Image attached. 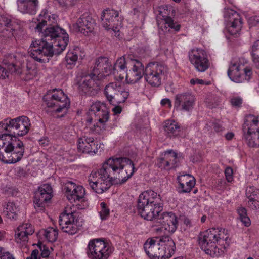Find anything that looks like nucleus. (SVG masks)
I'll return each instance as SVG.
<instances>
[{
  "mask_svg": "<svg viewBox=\"0 0 259 259\" xmlns=\"http://www.w3.org/2000/svg\"><path fill=\"white\" fill-rule=\"evenodd\" d=\"M10 123V119L0 122V133H4L3 135L12 136V126Z\"/></svg>",
  "mask_w": 259,
  "mask_h": 259,
  "instance_id": "a19ab883",
  "label": "nucleus"
},
{
  "mask_svg": "<svg viewBox=\"0 0 259 259\" xmlns=\"http://www.w3.org/2000/svg\"><path fill=\"white\" fill-rule=\"evenodd\" d=\"M246 61L242 58L234 57L230 61L228 75L233 81L237 83L248 81L252 75V69L249 67H244Z\"/></svg>",
  "mask_w": 259,
  "mask_h": 259,
  "instance_id": "423d86ee",
  "label": "nucleus"
},
{
  "mask_svg": "<svg viewBox=\"0 0 259 259\" xmlns=\"http://www.w3.org/2000/svg\"><path fill=\"white\" fill-rule=\"evenodd\" d=\"M12 126V137L23 136L26 135L29 131L31 126L29 118L26 116H21L10 119V123Z\"/></svg>",
  "mask_w": 259,
  "mask_h": 259,
  "instance_id": "f3484780",
  "label": "nucleus"
},
{
  "mask_svg": "<svg viewBox=\"0 0 259 259\" xmlns=\"http://www.w3.org/2000/svg\"><path fill=\"white\" fill-rule=\"evenodd\" d=\"M101 210L99 212L100 216L102 220H107L110 215V209L107 204L102 202L100 203Z\"/></svg>",
  "mask_w": 259,
  "mask_h": 259,
  "instance_id": "79ce46f5",
  "label": "nucleus"
},
{
  "mask_svg": "<svg viewBox=\"0 0 259 259\" xmlns=\"http://www.w3.org/2000/svg\"><path fill=\"white\" fill-rule=\"evenodd\" d=\"M179 158L177 153L172 150H167L162 153L157 161L159 167L169 170L177 167Z\"/></svg>",
  "mask_w": 259,
  "mask_h": 259,
  "instance_id": "4be33fe9",
  "label": "nucleus"
},
{
  "mask_svg": "<svg viewBox=\"0 0 259 259\" xmlns=\"http://www.w3.org/2000/svg\"><path fill=\"white\" fill-rule=\"evenodd\" d=\"M34 232L33 226L30 223H24L19 226L15 232V239L18 243L25 244L28 241V236Z\"/></svg>",
  "mask_w": 259,
  "mask_h": 259,
  "instance_id": "c756f323",
  "label": "nucleus"
},
{
  "mask_svg": "<svg viewBox=\"0 0 259 259\" xmlns=\"http://www.w3.org/2000/svg\"><path fill=\"white\" fill-rule=\"evenodd\" d=\"M4 232L0 231V241L3 240L4 238Z\"/></svg>",
  "mask_w": 259,
  "mask_h": 259,
  "instance_id": "774afa93",
  "label": "nucleus"
},
{
  "mask_svg": "<svg viewBox=\"0 0 259 259\" xmlns=\"http://www.w3.org/2000/svg\"><path fill=\"white\" fill-rule=\"evenodd\" d=\"M19 209L13 202L9 201L5 207V212L7 218L16 220L18 218Z\"/></svg>",
  "mask_w": 259,
  "mask_h": 259,
  "instance_id": "4c0bfd02",
  "label": "nucleus"
},
{
  "mask_svg": "<svg viewBox=\"0 0 259 259\" xmlns=\"http://www.w3.org/2000/svg\"><path fill=\"white\" fill-rule=\"evenodd\" d=\"M113 250L112 246L105 239H94L88 243L87 253L90 259H107Z\"/></svg>",
  "mask_w": 259,
  "mask_h": 259,
  "instance_id": "6e6552de",
  "label": "nucleus"
},
{
  "mask_svg": "<svg viewBox=\"0 0 259 259\" xmlns=\"http://www.w3.org/2000/svg\"><path fill=\"white\" fill-rule=\"evenodd\" d=\"M38 246L41 251V255L42 257H47L49 256L50 251L45 246L42 247L41 244H38Z\"/></svg>",
  "mask_w": 259,
  "mask_h": 259,
  "instance_id": "3c124183",
  "label": "nucleus"
},
{
  "mask_svg": "<svg viewBox=\"0 0 259 259\" xmlns=\"http://www.w3.org/2000/svg\"><path fill=\"white\" fill-rule=\"evenodd\" d=\"M52 193L51 186L48 184L39 187L33 200L34 207L37 211H41L44 210L46 203L50 200L53 196Z\"/></svg>",
  "mask_w": 259,
  "mask_h": 259,
  "instance_id": "4468645a",
  "label": "nucleus"
},
{
  "mask_svg": "<svg viewBox=\"0 0 259 259\" xmlns=\"http://www.w3.org/2000/svg\"><path fill=\"white\" fill-rule=\"evenodd\" d=\"M181 193H189L195 185V179L190 175L186 174L178 178Z\"/></svg>",
  "mask_w": 259,
  "mask_h": 259,
  "instance_id": "2f4dec72",
  "label": "nucleus"
},
{
  "mask_svg": "<svg viewBox=\"0 0 259 259\" xmlns=\"http://www.w3.org/2000/svg\"><path fill=\"white\" fill-rule=\"evenodd\" d=\"M237 212L239 219L242 224L246 227L250 225L251 222L249 218L247 216L246 210L245 208L240 207L238 208Z\"/></svg>",
  "mask_w": 259,
  "mask_h": 259,
  "instance_id": "ea45409f",
  "label": "nucleus"
},
{
  "mask_svg": "<svg viewBox=\"0 0 259 259\" xmlns=\"http://www.w3.org/2000/svg\"><path fill=\"white\" fill-rule=\"evenodd\" d=\"M8 72H10L11 73H16L17 74L21 73V68L17 66L16 65L13 63H11L8 65L7 69H6Z\"/></svg>",
  "mask_w": 259,
  "mask_h": 259,
  "instance_id": "37998d69",
  "label": "nucleus"
},
{
  "mask_svg": "<svg viewBox=\"0 0 259 259\" xmlns=\"http://www.w3.org/2000/svg\"><path fill=\"white\" fill-rule=\"evenodd\" d=\"M18 10L23 14L34 15L38 9V0H17Z\"/></svg>",
  "mask_w": 259,
  "mask_h": 259,
  "instance_id": "7c9ffc66",
  "label": "nucleus"
},
{
  "mask_svg": "<svg viewBox=\"0 0 259 259\" xmlns=\"http://www.w3.org/2000/svg\"><path fill=\"white\" fill-rule=\"evenodd\" d=\"M89 115L94 116V120L100 123L104 124L109 119V111L105 104L100 102H96L93 103L90 109Z\"/></svg>",
  "mask_w": 259,
  "mask_h": 259,
  "instance_id": "5701e85b",
  "label": "nucleus"
},
{
  "mask_svg": "<svg viewBox=\"0 0 259 259\" xmlns=\"http://www.w3.org/2000/svg\"><path fill=\"white\" fill-rule=\"evenodd\" d=\"M74 1L75 0H58L60 5L65 9L73 6Z\"/></svg>",
  "mask_w": 259,
  "mask_h": 259,
  "instance_id": "c03bdc74",
  "label": "nucleus"
},
{
  "mask_svg": "<svg viewBox=\"0 0 259 259\" xmlns=\"http://www.w3.org/2000/svg\"><path fill=\"white\" fill-rule=\"evenodd\" d=\"M184 223H185V224H186L187 226H191V221L188 219H185Z\"/></svg>",
  "mask_w": 259,
  "mask_h": 259,
  "instance_id": "69168bd1",
  "label": "nucleus"
},
{
  "mask_svg": "<svg viewBox=\"0 0 259 259\" xmlns=\"http://www.w3.org/2000/svg\"><path fill=\"white\" fill-rule=\"evenodd\" d=\"M243 136L248 146L259 147V116H246L242 126Z\"/></svg>",
  "mask_w": 259,
  "mask_h": 259,
  "instance_id": "0eeeda50",
  "label": "nucleus"
},
{
  "mask_svg": "<svg viewBox=\"0 0 259 259\" xmlns=\"http://www.w3.org/2000/svg\"><path fill=\"white\" fill-rule=\"evenodd\" d=\"M157 220L168 233L175 232L178 228L177 217L172 212H161Z\"/></svg>",
  "mask_w": 259,
  "mask_h": 259,
  "instance_id": "b1692460",
  "label": "nucleus"
},
{
  "mask_svg": "<svg viewBox=\"0 0 259 259\" xmlns=\"http://www.w3.org/2000/svg\"><path fill=\"white\" fill-rule=\"evenodd\" d=\"M131 59H132L131 57H128L126 60L125 57L122 56L118 58L114 65L113 73L115 75H116V74H118L119 71L123 73L122 74L120 73L118 76L120 80L124 78V75L127 70V66L129 68V62Z\"/></svg>",
  "mask_w": 259,
  "mask_h": 259,
  "instance_id": "473e14b6",
  "label": "nucleus"
},
{
  "mask_svg": "<svg viewBox=\"0 0 259 259\" xmlns=\"http://www.w3.org/2000/svg\"><path fill=\"white\" fill-rule=\"evenodd\" d=\"M195 101V97L191 94H179L175 96L174 108L176 110L190 112L194 108Z\"/></svg>",
  "mask_w": 259,
  "mask_h": 259,
  "instance_id": "dca6fc26",
  "label": "nucleus"
},
{
  "mask_svg": "<svg viewBox=\"0 0 259 259\" xmlns=\"http://www.w3.org/2000/svg\"><path fill=\"white\" fill-rule=\"evenodd\" d=\"M234 136V134L233 133L230 132L226 134L225 137L227 140H230L233 138Z\"/></svg>",
  "mask_w": 259,
  "mask_h": 259,
  "instance_id": "e2e57ef3",
  "label": "nucleus"
},
{
  "mask_svg": "<svg viewBox=\"0 0 259 259\" xmlns=\"http://www.w3.org/2000/svg\"><path fill=\"white\" fill-rule=\"evenodd\" d=\"M163 208L161 196L152 190L142 192L139 196L137 210L142 218L148 221L157 219Z\"/></svg>",
  "mask_w": 259,
  "mask_h": 259,
  "instance_id": "20e7f679",
  "label": "nucleus"
},
{
  "mask_svg": "<svg viewBox=\"0 0 259 259\" xmlns=\"http://www.w3.org/2000/svg\"><path fill=\"white\" fill-rule=\"evenodd\" d=\"M167 71V66L163 64L158 62L149 63L145 68L144 79L151 87H158Z\"/></svg>",
  "mask_w": 259,
  "mask_h": 259,
  "instance_id": "1a4fd4ad",
  "label": "nucleus"
},
{
  "mask_svg": "<svg viewBox=\"0 0 259 259\" xmlns=\"http://www.w3.org/2000/svg\"><path fill=\"white\" fill-rule=\"evenodd\" d=\"M213 126L214 131L217 133L221 132L224 130V128L222 127V125H221L219 123H213Z\"/></svg>",
  "mask_w": 259,
  "mask_h": 259,
  "instance_id": "4d7b16f0",
  "label": "nucleus"
},
{
  "mask_svg": "<svg viewBox=\"0 0 259 259\" xmlns=\"http://www.w3.org/2000/svg\"><path fill=\"white\" fill-rule=\"evenodd\" d=\"M159 243L156 244V241L153 239L147 240L144 245V248L146 253L151 259H156L159 253L158 251Z\"/></svg>",
  "mask_w": 259,
  "mask_h": 259,
  "instance_id": "f704fd0d",
  "label": "nucleus"
},
{
  "mask_svg": "<svg viewBox=\"0 0 259 259\" xmlns=\"http://www.w3.org/2000/svg\"><path fill=\"white\" fill-rule=\"evenodd\" d=\"M104 93L110 104L116 105L125 102L129 96V92L120 82H113L107 84Z\"/></svg>",
  "mask_w": 259,
  "mask_h": 259,
  "instance_id": "9d476101",
  "label": "nucleus"
},
{
  "mask_svg": "<svg viewBox=\"0 0 259 259\" xmlns=\"http://www.w3.org/2000/svg\"><path fill=\"white\" fill-rule=\"evenodd\" d=\"M129 69L126 70V81L127 83L134 84L144 76L145 68L142 62L137 59H131Z\"/></svg>",
  "mask_w": 259,
  "mask_h": 259,
  "instance_id": "2eb2a0df",
  "label": "nucleus"
},
{
  "mask_svg": "<svg viewBox=\"0 0 259 259\" xmlns=\"http://www.w3.org/2000/svg\"><path fill=\"white\" fill-rule=\"evenodd\" d=\"M64 190L67 199L71 202L79 201L85 194V190L82 186L76 185L70 181L65 183Z\"/></svg>",
  "mask_w": 259,
  "mask_h": 259,
  "instance_id": "393cba45",
  "label": "nucleus"
},
{
  "mask_svg": "<svg viewBox=\"0 0 259 259\" xmlns=\"http://www.w3.org/2000/svg\"><path fill=\"white\" fill-rule=\"evenodd\" d=\"M206 215H203L201 218V222L202 223H204L206 220Z\"/></svg>",
  "mask_w": 259,
  "mask_h": 259,
  "instance_id": "338daca9",
  "label": "nucleus"
},
{
  "mask_svg": "<svg viewBox=\"0 0 259 259\" xmlns=\"http://www.w3.org/2000/svg\"><path fill=\"white\" fill-rule=\"evenodd\" d=\"M160 104L162 106H167V108H170L172 107L171 102L168 98H164L161 100Z\"/></svg>",
  "mask_w": 259,
  "mask_h": 259,
  "instance_id": "603ef678",
  "label": "nucleus"
},
{
  "mask_svg": "<svg viewBox=\"0 0 259 259\" xmlns=\"http://www.w3.org/2000/svg\"><path fill=\"white\" fill-rule=\"evenodd\" d=\"M42 234L44 238L50 242H55L58 237V230L53 227H49L45 230H43L40 232Z\"/></svg>",
  "mask_w": 259,
  "mask_h": 259,
  "instance_id": "58836bf2",
  "label": "nucleus"
},
{
  "mask_svg": "<svg viewBox=\"0 0 259 259\" xmlns=\"http://www.w3.org/2000/svg\"><path fill=\"white\" fill-rule=\"evenodd\" d=\"M43 99L50 111L64 114L70 107L69 98L61 89H54L48 92Z\"/></svg>",
  "mask_w": 259,
  "mask_h": 259,
  "instance_id": "39448f33",
  "label": "nucleus"
},
{
  "mask_svg": "<svg viewBox=\"0 0 259 259\" xmlns=\"http://www.w3.org/2000/svg\"><path fill=\"white\" fill-rule=\"evenodd\" d=\"M101 24L106 30H112L115 36H120L122 21L117 11L109 9L104 11L101 15Z\"/></svg>",
  "mask_w": 259,
  "mask_h": 259,
  "instance_id": "ddd939ff",
  "label": "nucleus"
},
{
  "mask_svg": "<svg viewBox=\"0 0 259 259\" xmlns=\"http://www.w3.org/2000/svg\"><path fill=\"white\" fill-rule=\"evenodd\" d=\"M158 251L159 256L156 259H165L171 257L175 252V243L168 236H162L159 240Z\"/></svg>",
  "mask_w": 259,
  "mask_h": 259,
  "instance_id": "aec40b11",
  "label": "nucleus"
},
{
  "mask_svg": "<svg viewBox=\"0 0 259 259\" xmlns=\"http://www.w3.org/2000/svg\"><path fill=\"white\" fill-rule=\"evenodd\" d=\"M252 59L256 66L259 67V55L256 53H251Z\"/></svg>",
  "mask_w": 259,
  "mask_h": 259,
  "instance_id": "6e6d98bb",
  "label": "nucleus"
},
{
  "mask_svg": "<svg viewBox=\"0 0 259 259\" xmlns=\"http://www.w3.org/2000/svg\"><path fill=\"white\" fill-rule=\"evenodd\" d=\"M165 230L164 228H163V226L161 227H158L155 229V232L159 235H162L164 234L163 231Z\"/></svg>",
  "mask_w": 259,
  "mask_h": 259,
  "instance_id": "680f3d73",
  "label": "nucleus"
},
{
  "mask_svg": "<svg viewBox=\"0 0 259 259\" xmlns=\"http://www.w3.org/2000/svg\"><path fill=\"white\" fill-rule=\"evenodd\" d=\"M190 83L192 85H195V84L210 85L211 84V81H204L203 79H198V78H192L190 80Z\"/></svg>",
  "mask_w": 259,
  "mask_h": 259,
  "instance_id": "49530a36",
  "label": "nucleus"
},
{
  "mask_svg": "<svg viewBox=\"0 0 259 259\" xmlns=\"http://www.w3.org/2000/svg\"><path fill=\"white\" fill-rule=\"evenodd\" d=\"M246 195L248 199V206L253 209L259 208V190L249 187L246 189Z\"/></svg>",
  "mask_w": 259,
  "mask_h": 259,
  "instance_id": "72a5a7b5",
  "label": "nucleus"
},
{
  "mask_svg": "<svg viewBox=\"0 0 259 259\" xmlns=\"http://www.w3.org/2000/svg\"><path fill=\"white\" fill-rule=\"evenodd\" d=\"M228 21V30L231 35H237L241 30L242 22L240 14L232 9L228 10L225 14Z\"/></svg>",
  "mask_w": 259,
  "mask_h": 259,
  "instance_id": "412c9836",
  "label": "nucleus"
},
{
  "mask_svg": "<svg viewBox=\"0 0 259 259\" xmlns=\"http://www.w3.org/2000/svg\"><path fill=\"white\" fill-rule=\"evenodd\" d=\"M9 76V73L7 70L0 65V78H6Z\"/></svg>",
  "mask_w": 259,
  "mask_h": 259,
  "instance_id": "864d4df0",
  "label": "nucleus"
},
{
  "mask_svg": "<svg viewBox=\"0 0 259 259\" xmlns=\"http://www.w3.org/2000/svg\"><path fill=\"white\" fill-rule=\"evenodd\" d=\"M231 105L235 107H239L242 103V99L240 97H234L230 99Z\"/></svg>",
  "mask_w": 259,
  "mask_h": 259,
  "instance_id": "a18cd8bd",
  "label": "nucleus"
},
{
  "mask_svg": "<svg viewBox=\"0 0 259 259\" xmlns=\"http://www.w3.org/2000/svg\"><path fill=\"white\" fill-rule=\"evenodd\" d=\"M180 125L174 120H167L163 125V130L165 134L170 137H175L179 134Z\"/></svg>",
  "mask_w": 259,
  "mask_h": 259,
  "instance_id": "c9c22d12",
  "label": "nucleus"
},
{
  "mask_svg": "<svg viewBox=\"0 0 259 259\" xmlns=\"http://www.w3.org/2000/svg\"><path fill=\"white\" fill-rule=\"evenodd\" d=\"M39 251L37 249H35L32 251L30 256L28 257L27 259H40L39 256Z\"/></svg>",
  "mask_w": 259,
  "mask_h": 259,
  "instance_id": "5fc2aeb1",
  "label": "nucleus"
},
{
  "mask_svg": "<svg viewBox=\"0 0 259 259\" xmlns=\"http://www.w3.org/2000/svg\"><path fill=\"white\" fill-rule=\"evenodd\" d=\"M39 145L45 146L49 144V141L47 139H41L39 140Z\"/></svg>",
  "mask_w": 259,
  "mask_h": 259,
  "instance_id": "052dcab7",
  "label": "nucleus"
},
{
  "mask_svg": "<svg viewBox=\"0 0 259 259\" xmlns=\"http://www.w3.org/2000/svg\"><path fill=\"white\" fill-rule=\"evenodd\" d=\"M159 18L157 19V23L158 28L163 32H168L170 30H173L175 32L180 30L181 26L169 16L164 15L161 11L159 12Z\"/></svg>",
  "mask_w": 259,
  "mask_h": 259,
  "instance_id": "cd10ccee",
  "label": "nucleus"
},
{
  "mask_svg": "<svg viewBox=\"0 0 259 259\" xmlns=\"http://www.w3.org/2000/svg\"><path fill=\"white\" fill-rule=\"evenodd\" d=\"M248 22L250 27L256 26L259 23V16H253L249 17Z\"/></svg>",
  "mask_w": 259,
  "mask_h": 259,
  "instance_id": "de8ad7c7",
  "label": "nucleus"
},
{
  "mask_svg": "<svg viewBox=\"0 0 259 259\" xmlns=\"http://www.w3.org/2000/svg\"><path fill=\"white\" fill-rule=\"evenodd\" d=\"M25 148L23 143L14 138L11 143L5 148V153L0 161L5 163L14 164L20 161L24 153Z\"/></svg>",
  "mask_w": 259,
  "mask_h": 259,
  "instance_id": "9b49d317",
  "label": "nucleus"
},
{
  "mask_svg": "<svg viewBox=\"0 0 259 259\" xmlns=\"http://www.w3.org/2000/svg\"><path fill=\"white\" fill-rule=\"evenodd\" d=\"M79 54L80 51L78 49L68 52L65 57L66 66L68 68H72L76 64L78 58H82V56H79Z\"/></svg>",
  "mask_w": 259,
  "mask_h": 259,
  "instance_id": "e433bc0d",
  "label": "nucleus"
},
{
  "mask_svg": "<svg viewBox=\"0 0 259 259\" xmlns=\"http://www.w3.org/2000/svg\"><path fill=\"white\" fill-rule=\"evenodd\" d=\"M225 175L226 179L228 182H231L233 180V170L230 167H227L225 170Z\"/></svg>",
  "mask_w": 259,
  "mask_h": 259,
  "instance_id": "8fccbe9b",
  "label": "nucleus"
},
{
  "mask_svg": "<svg viewBox=\"0 0 259 259\" xmlns=\"http://www.w3.org/2000/svg\"><path fill=\"white\" fill-rule=\"evenodd\" d=\"M56 15H51L47 9L43 10L39 15L40 22L35 27L36 30L41 32L45 25L50 26L44 31L45 38L32 41L28 49L30 56L39 62H48V57H52L54 52L59 55L69 41L68 35L64 30L58 26H52L56 23Z\"/></svg>",
  "mask_w": 259,
  "mask_h": 259,
  "instance_id": "f257e3e1",
  "label": "nucleus"
},
{
  "mask_svg": "<svg viewBox=\"0 0 259 259\" xmlns=\"http://www.w3.org/2000/svg\"><path fill=\"white\" fill-rule=\"evenodd\" d=\"M134 169L133 162L128 158H110L101 168L90 174L89 185L96 193L102 194L111 186L113 180L126 181L133 175Z\"/></svg>",
  "mask_w": 259,
  "mask_h": 259,
  "instance_id": "f03ea898",
  "label": "nucleus"
},
{
  "mask_svg": "<svg viewBox=\"0 0 259 259\" xmlns=\"http://www.w3.org/2000/svg\"><path fill=\"white\" fill-rule=\"evenodd\" d=\"M112 69V64L108 58L100 57L96 60L92 72L94 75L102 79L111 73Z\"/></svg>",
  "mask_w": 259,
  "mask_h": 259,
  "instance_id": "a878e982",
  "label": "nucleus"
},
{
  "mask_svg": "<svg viewBox=\"0 0 259 259\" xmlns=\"http://www.w3.org/2000/svg\"><path fill=\"white\" fill-rule=\"evenodd\" d=\"M74 213H67L65 211L59 216V223L61 230L69 234H75L78 230V226L75 221Z\"/></svg>",
  "mask_w": 259,
  "mask_h": 259,
  "instance_id": "a211bd4d",
  "label": "nucleus"
},
{
  "mask_svg": "<svg viewBox=\"0 0 259 259\" xmlns=\"http://www.w3.org/2000/svg\"><path fill=\"white\" fill-rule=\"evenodd\" d=\"M4 249L0 247V259H15L9 252H4Z\"/></svg>",
  "mask_w": 259,
  "mask_h": 259,
  "instance_id": "09e8293b",
  "label": "nucleus"
},
{
  "mask_svg": "<svg viewBox=\"0 0 259 259\" xmlns=\"http://www.w3.org/2000/svg\"><path fill=\"white\" fill-rule=\"evenodd\" d=\"M95 26V20L88 14H83L73 25L74 29L84 35L93 32Z\"/></svg>",
  "mask_w": 259,
  "mask_h": 259,
  "instance_id": "6ab92c4d",
  "label": "nucleus"
},
{
  "mask_svg": "<svg viewBox=\"0 0 259 259\" xmlns=\"http://www.w3.org/2000/svg\"><path fill=\"white\" fill-rule=\"evenodd\" d=\"M115 107L112 109V111L115 114H120L122 111V108L118 105H114Z\"/></svg>",
  "mask_w": 259,
  "mask_h": 259,
  "instance_id": "bf43d9fd",
  "label": "nucleus"
},
{
  "mask_svg": "<svg viewBox=\"0 0 259 259\" xmlns=\"http://www.w3.org/2000/svg\"><path fill=\"white\" fill-rule=\"evenodd\" d=\"M230 239L225 229L210 228L201 234L199 245L206 254L211 255L224 252L229 246Z\"/></svg>",
  "mask_w": 259,
  "mask_h": 259,
  "instance_id": "7ed1b4c3",
  "label": "nucleus"
},
{
  "mask_svg": "<svg viewBox=\"0 0 259 259\" xmlns=\"http://www.w3.org/2000/svg\"><path fill=\"white\" fill-rule=\"evenodd\" d=\"M101 78H98L96 75H94L92 72L89 75L82 77L78 82V89L83 93L90 94L91 89L95 90V88L99 86V80Z\"/></svg>",
  "mask_w": 259,
  "mask_h": 259,
  "instance_id": "c85d7f7f",
  "label": "nucleus"
},
{
  "mask_svg": "<svg viewBox=\"0 0 259 259\" xmlns=\"http://www.w3.org/2000/svg\"><path fill=\"white\" fill-rule=\"evenodd\" d=\"M77 149L80 152L94 155L98 151V144L93 137H82L77 140Z\"/></svg>",
  "mask_w": 259,
  "mask_h": 259,
  "instance_id": "bb28decb",
  "label": "nucleus"
},
{
  "mask_svg": "<svg viewBox=\"0 0 259 259\" xmlns=\"http://www.w3.org/2000/svg\"><path fill=\"white\" fill-rule=\"evenodd\" d=\"M219 103H220V101H219L218 100H217V101H215L214 104H211L210 103H208V106H209V108H213L217 106H218L219 104Z\"/></svg>",
  "mask_w": 259,
  "mask_h": 259,
  "instance_id": "0e129e2a",
  "label": "nucleus"
},
{
  "mask_svg": "<svg viewBox=\"0 0 259 259\" xmlns=\"http://www.w3.org/2000/svg\"><path fill=\"white\" fill-rule=\"evenodd\" d=\"M252 52L251 53H255L257 51H259V40L255 41L251 48Z\"/></svg>",
  "mask_w": 259,
  "mask_h": 259,
  "instance_id": "13d9d810",
  "label": "nucleus"
},
{
  "mask_svg": "<svg viewBox=\"0 0 259 259\" xmlns=\"http://www.w3.org/2000/svg\"><path fill=\"white\" fill-rule=\"evenodd\" d=\"M189 59L196 71L204 72L210 66V62L206 52L200 48H195L189 52Z\"/></svg>",
  "mask_w": 259,
  "mask_h": 259,
  "instance_id": "f8f14e48",
  "label": "nucleus"
}]
</instances>
